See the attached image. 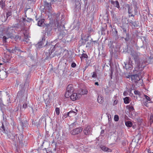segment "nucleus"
Masks as SVG:
<instances>
[{"label": "nucleus", "instance_id": "obj_1", "mask_svg": "<svg viewBox=\"0 0 153 153\" xmlns=\"http://www.w3.org/2000/svg\"><path fill=\"white\" fill-rule=\"evenodd\" d=\"M56 20L57 22L55 24H54L53 22H51L48 24H46L44 25V28H45V36H51L52 34V27L54 25H55L56 27H57L58 29V30L61 31V29L64 28V25L62 26L59 24V21L62 19L61 18L60 19L59 17V14H57L56 16Z\"/></svg>", "mask_w": 153, "mask_h": 153}, {"label": "nucleus", "instance_id": "obj_2", "mask_svg": "<svg viewBox=\"0 0 153 153\" xmlns=\"http://www.w3.org/2000/svg\"><path fill=\"white\" fill-rule=\"evenodd\" d=\"M17 140V143H19V146L22 147L26 146L27 144V141L25 140V138L22 134L18 135Z\"/></svg>", "mask_w": 153, "mask_h": 153}, {"label": "nucleus", "instance_id": "obj_3", "mask_svg": "<svg viewBox=\"0 0 153 153\" xmlns=\"http://www.w3.org/2000/svg\"><path fill=\"white\" fill-rule=\"evenodd\" d=\"M47 49L48 51H46L45 53L47 57L50 56L51 58L53 56H51V53L53 51L54 49L55 48V47L51 44H49L48 45L46 46ZM47 50H46L47 51Z\"/></svg>", "mask_w": 153, "mask_h": 153}, {"label": "nucleus", "instance_id": "obj_4", "mask_svg": "<svg viewBox=\"0 0 153 153\" xmlns=\"http://www.w3.org/2000/svg\"><path fill=\"white\" fill-rule=\"evenodd\" d=\"M140 54V53L136 52L134 51L131 52V55L133 57V58L135 62V64H138L139 62V61H140L139 58Z\"/></svg>", "mask_w": 153, "mask_h": 153}, {"label": "nucleus", "instance_id": "obj_5", "mask_svg": "<svg viewBox=\"0 0 153 153\" xmlns=\"http://www.w3.org/2000/svg\"><path fill=\"white\" fill-rule=\"evenodd\" d=\"M124 64L125 65L123 66V67L124 68H125L126 70L129 69L131 70L133 68L134 64L132 62L131 58L129 57L128 58V62H124Z\"/></svg>", "mask_w": 153, "mask_h": 153}, {"label": "nucleus", "instance_id": "obj_6", "mask_svg": "<svg viewBox=\"0 0 153 153\" xmlns=\"http://www.w3.org/2000/svg\"><path fill=\"white\" fill-rule=\"evenodd\" d=\"M74 89L73 86V85L70 84L66 88V91L65 94V96L66 97H68L71 94V93L74 91Z\"/></svg>", "mask_w": 153, "mask_h": 153}, {"label": "nucleus", "instance_id": "obj_7", "mask_svg": "<svg viewBox=\"0 0 153 153\" xmlns=\"http://www.w3.org/2000/svg\"><path fill=\"white\" fill-rule=\"evenodd\" d=\"M13 34L11 33V32L7 31V33L6 36H4L3 38V41L4 42H7V40L9 38H10L11 39L13 38Z\"/></svg>", "mask_w": 153, "mask_h": 153}, {"label": "nucleus", "instance_id": "obj_8", "mask_svg": "<svg viewBox=\"0 0 153 153\" xmlns=\"http://www.w3.org/2000/svg\"><path fill=\"white\" fill-rule=\"evenodd\" d=\"M143 62L139 61V62L138 64H135L136 66L135 67V70L137 71H142L145 66V65H143Z\"/></svg>", "mask_w": 153, "mask_h": 153}, {"label": "nucleus", "instance_id": "obj_9", "mask_svg": "<svg viewBox=\"0 0 153 153\" xmlns=\"http://www.w3.org/2000/svg\"><path fill=\"white\" fill-rule=\"evenodd\" d=\"M26 84L25 83V84L24 85ZM21 87V89L17 93V97H21V98L24 95V93H25V90L24 88V85H20Z\"/></svg>", "mask_w": 153, "mask_h": 153}, {"label": "nucleus", "instance_id": "obj_10", "mask_svg": "<svg viewBox=\"0 0 153 153\" xmlns=\"http://www.w3.org/2000/svg\"><path fill=\"white\" fill-rule=\"evenodd\" d=\"M71 98L73 101H75L76 100L79 99L81 97V94H77L76 93H74L72 94H71Z\"/></svg>", "mask_w": 153, "mask_h": 153}, {"label": "nucleus", "instance_id": "obj_11", "mask_svg": "<svg viewBox=\"0 0 153 153\" xmlns=\"http://www.w3.org/2000/svg\"><path fill=\"white\" fill-rule=\"evenodd\" d=\"M53 3L51 2V1L50 2H48L47 1H44V4L46 7V10H47L49 12L50 11L52 8L51 4Z\"/></svg>", "mask_w": 153, "mask_h": 153}, {"label": "nucleus", "instance_id": "obj_12", "mask_svg": "<svg viewBox=\"0 0 153 153\" xmlns=\"http://www.w3.org/2000/svg\"><path fill=\"white\" fill-rule=\"evenodd\" d=\"M82 128L81 127L76 128L71 131V133L72 135H75L80 133L82 131Z\"/></svg>", "mask_w": 153, "mask_h": 153}, {"label": "nucleus", "instance_id": "obj_13", "mask_svg": "<svg viewBox=\"0 0 153 153\" xmlns=\"http://www.w3.org/2000/svg\"><path fill=\"white\" fill-rule=\"evenodd\" d=\"M131 78L132 81L135 82H137L140 79V78L137 74H133L131 76Z\"/></svg>", "mask_w": 153, "mask_h": 153}, {"label": "nucleus", "instance_id": "obj_14", "mask_svg": "<svg viewBox=\"0 0 153 153\" xmlns=\"http://www.w3.org/2000/svg\"><path fill=\"white\" fill-rule=\"evenodd\" d=\"M134 18H132V20L128 19L127 20V21L129 23L133 25L134 27H138L139 26V23L138 21H133L132 20H134Z\"/></svg>", "mask_w": 153, "mask_h": 153}, {"label": "nucleus", "instance_id": "obj_15", "mask_svg": "<svg viewBox=\"0 0 153 153\" xmlns=\"http://www.w3.org/2000/svg\"><path fill=\"white\" fill-rule=\"evenodd\" d=\"M91 126H87L83 131L84 134L86 135H88L91 134Z\"/></svg>", "mask_w": 153, "mask_h": 153}, {"label": "nucleus", "instance_id": "obj_16", "mask_svg": "<svg viewBox=\"0 0 153 153\" xmlns=\"http://www.w3.org/2000/svg\"><path fill=\"white\" fill-rule=\"evenodd\" d=\"M108 46L109 47V51L111 54L112 55L113 53V51L114 50V45L113 43L111 41H110L108 44Z\"/></svg>", "mask_w": 153, "mask_h": 153}, {"label": "nucleus", "instance_id": "obj_17", "mask_svg": "<svg viewBox=\"0 0 153 153\" xmlns=\"http://www.w3.org/2000/svg\"><path fill=\"white\" fill-rule=\"evenodd\" d=\"M7 76V73L6 71H0V79H4Z\"/></svg>", "mask_w": 153, "mask_h": 153}, {"label": "nucleus", "instance_id": "obj_18", "mask_svg": "<svg viewBox=\"0 0 153 153\" xmlns=\"http://www.w3.org/2000/svg\"><path fill=\"white\" fill-rule=\"evenodd\" d=\"M76 114V112L73 111H71L67 113V114H64L63 115L62 118L64 119V118H66L67 117H72V115H70L71 114Z\"/></svg>", "mask_w": 153, "mask_h": 153}, {"label": "nucleus", "instance_id": "obj_19", "mask_svg": "<svg viewBox=\"0 0 153 153\" xmlns=\"http://www.w3.org/2000/svg\"><path fill=\"white\" fill-rule=\"evenodd\" d=\"M110 26L112 28V34L114 36H117L118 35V33L115 27L114 26L112 27L111 25H110Z\"/></svg>", "mask_w": 153, "mask_h": 153}, {"label": "nucleus", "instance_id": "obj_20", "mask_svg": "<svg viewBox=\"0 0 153 153\" xmlns=\"http://www.w3.org/2000/svg\"><path fill=\"white\" fill-rule=\"evenodd\" d=\"M111 4L114 7H117L118 9L120 8L119 3L118 1H114L113 0H111Z\"/></svg>", "mask_w": 153, "mask_h": 153}, {"label": "nucleus", "instance_id": "obj_21", "mask_svg": "<svg viewBox=\"0 0 153 153\" xmlns=\"http://www.w3.org/2000/svg\"><path fill=\"white\" fill-rule=\"evenodd\" d=\"M27 122V121L26 120H25V121H24V122H23L22 121H20V124L21 126V130H22L25 127H26V123Z\"/></svg>", "mask_w": 153, "mask_h": 153}, {"label": "nucleus", "instance_id": "obj_22", "mask_svg": "<svg viewBox=\"0 0 153 153\" xmlns=\"http://www.w3.org/2000/svg\"><path fill=\"white\" fill-rule=\"evenodd\" d=\"M121 38L122 39H124L125 42H127L130 39V36L128 33H127V34H126L124 35Z\"/></svg>", "mask_w": 153, "mask_h": 153}, {"label": "nucleus", "instance_id": "obj_23", "mask_svg": "<svg viewBox=\"0 0 153 153\" xmlns=\"http://www.w3.org/2000/svg\"><path fill=\"white\" fill-rule=\"evenodd\" d=\"M18 24L19 26V27H20V28L21 29V30H22L24 29L25 26V24L24 22H22V21H20L19 23Z\"/></svg>", "mask_w": 153, "mask_h": 153}, {"label": "nucleus", "instance_id": "obj_24", "mask_svg": "<svg viewBox=\"0 0 153 153\" xmlns=\"http://www.w3.org/2000/svg\"><path fill=\"white\" fill-rule=\"evenodd\" d=\"M45 19H40L38 22L37 25L39 26H42L44 25L45 24L44 23Z\"/></svg>", "mask_w": 153, "mask_h": 153}, {"label": "nucleus", "instance_id": "obj_25", "mask_svg": "<svg viewBox=\"0 0 153 153\" xmlns=\"http://www.w3.org/2000/svg\"><path fill=\"white\" fill-rule=\"evenodd\" d=\"M88 31L87 35L90 34V36L91 35V34H92L94 32V30L91 27V26H88Z\"/></svg>", "mask_w": 153, "mask_h": 153}, {"label": "nucleus", "instance_id": "obj_26", "mask_svg": "<svg viewBox=\"0 0 153 153\" xmlns=\"http://www.w3.org/2000/svg\"><path fill=\"white\" fill-rule=\"evenodd\" d=\"M127 24H124L121 26V30L122 31H126L127 29Z\"/></svg>", "mask_w": 153, "mask_h": 153}, {"label": "nucleus", "instance_id": "obj_27", "mask_svg": "<svg viewBox=\"0 0 153 153\" xmlns=\"http://www.w3.org/2000/svg\"><path fill=\"white\" fill-rule=\"evenodd\" d=\"M125 7L128 9V14H131L133 12V10L131 7H130L129 5L127 4L126 5Z\"/></svg>", "mask_w": 153, "mask_h": 153}, {"label": "nucleus", "instance_id": "obj_28", "mask_svg": "<svg viewBox=\"0 0 153 153\" xmlns=\"http://www.w3.org/2000/svg\"><path fill=\"white\" fill-rule=\"evenodd\" d=\"M18 135L17 134H15L13 136L14 137L13 138V139H12V140L15 143H18Z\"/></svg>", "mask_w": 153, "mask_h": 153}, {"label": "nucleus", "instance_id": "obj_29", "mask_svg": "<svg viewBox=\"0 0 153 153\" xmlns=\"http://www.w3.org/2000/svg\"><path fill=\"white\" fill-rule=\"evenodd\" d=\"M5 2L4 1H0V5L2 9L4 10L5 8Z\"/></svg>", "mask_w": 153, "mask_h": 153}, {"label": "nucleus", "instance_id": "obj_30", "mask_svg": "<svg viewBox=\"0 0 153 153\" xmlns=\"http://www.w3.org/2000/svg\"><path fill=\"white\" fill-rule=\"evenodd\" d=\"M45 102L46 107L49 106L50 103V100L49 98H48L46 100H45Z\"/></svg>", "mask_w": 153, "mask_h": 153}, {"label": "nucleus", "instance_id": "obj_31", "mask_svg": "<svg viewBox=\"0 0 153 153\" xmlns=\"http://www.w3.org/2000/svg\"><path fill=\"white\" fill-rule=\"evenodd\" d=\"M45 38L44 36H43L42 38V40L40 41V42L38 43L37 45L38 46V47L40 48L41 46L42 45V43L43 42V41H45Z\"/></svg>", "mask_w": 153, "mask_h": 153}, {"label": "nucleus", "instance_id": "obj_32", "mask_svg": "<svg viewBox=\"0 0 153 153\" xmlns=\"http://www.w3.org/2000/svg\"><path fill=\"white\" fill-rule=\"evenodd\" d=\"M15 134H13L11 132H9L7 134V137L9 138L12 140V139H13V136Z\"/></svg>", "mask_w": 153, "mask_h": 153}, {"label": "nucleus", "instance_id": "obj_33", "mask_svg": "<svg viewBox=\"0 0 153 153\" xmlns=\"http://www.w3.org/2000/svg\"><path fill=\"white\" fill-rule=\"evenodd\" d=\"M7 30V31L11 32V33H12L15 32V30L13 29V27H8Z\"/></svg>", "mask_w": 153, "mask_h": 153}, {"label": "nucleus", "instance_id": "obj_34", "mask_svg": "<svg viewBox=\"0 0 153 153\" xmlns=\"http://www.w3.org/2000/svg\"><path fill=\"white\" fill-rule=\"evenodd\" d=\"M16 51H19V50L18 49V48L15 47L11 49V53H15L16 52Z\"/></svg>", "mask_w": 153, "mask_h": 153}, {"label": "nucleus", "instance_id": "obj_35", "mask_svg": "<svg viewBox=\"0 0 153 153\" xmlns=\"http://www.w3.org/2000/svg\"><path fill=\"white\" fill-rule=\"evenodd\" d=\"M129 97H126L124 99V102L125 104H128L129 102Z\"/></svg>", "mask_w": 153, "mask_h": 153}, {"label": "nucleus", "instance_id": "obj_36", "mask_svg": "<svg viewBox=\"0 0 153 153\" xmlns=\"http://www.w3.org/2000/svg\"><path fill=\"white\" fill-rule=\"evenodd\" d=\"M46 8L45 5H43L40 6V9L42 12H44L45 11V10H46L45 8Z\"/></svg>", "mask_w": 153, "mask_h": 153}, {"label": "nucleus", "instance_id": "obj_37", "mask_svg": "<svg viewBox=\"0 0 153 153\" xmlns=\"http://www.w3.org/2000/svg\"><path fill=\"white\" fill-rule=\"evenodd\" d=\"M125 124L127 126L130 127L132 126V123L130 121H126L125 122Z\"/></svg>", "mask_w": 153, "mask_h": 153}, {"label": "nucleus", "instance_id": "obj_38", "mask_svg": "<svg viewBox=\"0 0 153 153\" xmlns=\"http://www.w3.org/2000/svg\"><path fill=\"white\" fill-rule=\"evenodd\" d=\"M129 116L130 117H134L135 116L134 113V111H130L129 112Z\"/></svg>", "mask_w": 153, "mask_h": 153}, {"label": "nucleus", "instance_id": "obj_39", "mask_svg": "<svg viewBox=\"0 0 153 153\" xmlns=\"http://www.w3.org/2000/svg\"><path fill=\"white\" fill-rule=\"evenodd\" d=\"M97 101L98 102L102 103L103 101L102 97L101 96H98Z\"/></svg>", "mask_w": 153, "mask_h": 153}, {"label": "nucleus", "instance_id": "obj_40", "mask_svg": "<svg viewBox=\"0 0 153 153\" xmlns=\"http://www.w3.org/2000/svg\"><path fill=\"white\" fill-rule=\"evenodd\" d=\"M144 97H145V99H144L143 100H145L146 99V101L147 102L148 101H150V98L147 95H144Z\"/></svg>", "mask_w": 153, "mask_h": 153}, {"label": "nucleus", "instance_id": "obj_41", "mask_svg": "<svg viewBox=\"0 0 153 153\" xmlns=\"http://www.w3.org/2000/svg\"><path fill=\"white\" fill-rule=\"evenodd\" d=\"M81 59H84V58H88V56L85 53H83L82 55V56L80 57Z\"/></svg>", "mask_w": 153, "mask_h": 153}, {"label": "nucleus", "instance_id": "obj_42", "mask_svg": "<svg viewBox=\"0 0 153 153\" xmlns=\"http://www.w3.org/2000/svg\"><path fill=\"white\" fill-rule=\"evenodd\" d=\"M140 138H137V136H136L135 138L134 139L132 140V142H136L137 141V143L138 142V141L140 140Z\"/></svg>", "mask_w": 153, "mask_h": 153}, {"label": "nucleus", "instance_id": "obj_43", "mask_svg": "<svg viewBox=\"0 0 153 153\" xmlns=\"http://www.w3.org/2000/svg\"><path fill=\"white\" fill-rule=\"evenodd\" d=\"M128 107V109H129V111H134V107L132 106H129Z\"/></svg>", "mask_w": 153, "mask_h": 153}, {"label": "nucleus", "instance_id": "obj_44", "mask_svg": "<svg viewBox=\"0 0 153 153\" xmlns=\"http://www.w3.org/2000/svg\"><path fill=\"white\" fill-rule=\"evenodd\" d=\"M101 149L103 151H108V150L110 149L108 148H107L106 147H105V146H103L102 147H101Z\"/></svg>", "mask_w": 153, "mask_h": 153}, {"label": "nucleus", "instance_id": "obj_45", "mask_svg": "<svg viewBox=\"0 0 153 153\" xmlns=\"http://www.w3.org/2000/svg\"><path fill=\"white\" fill-rule=\"evenodd\" d=\"M18 108H15L14 109H11L10 110V111L11 112H15L17 111H18Z\"/></svg>", "mask_w": 153, "mask_h": 153}, {"label": "nucleus", "instance_id": "obj_46", "mask_svg": "<svg viewBox=\"0 0 153 153\" xmlns=\"http://www.w3.org/2000/svg\"><path fill=\"white\" fill-rule=\"evenodd\" d=\"M114 120L115 121H117L119 120V116L117 115H115L114 116Z\"/></svg>", "mask_w": 153, "mask_h": 153}, {"label": "nucleus", "instance_id": "obj_47", "mask_svg": "<svg viewBox=\"0 0 153 153\" xmlns=\"http://www.w3.org/2000/svg\"><path fill=\"white\" fill-rule=\"evenodd\" d=\"M134 94L136 95H138L140 96V92L138 91L135 90L134 92Z\"/></svg>", "mask_w": 153, "mask_h": 153}, {"label": "nucleus", "instance_id": "obj_48", "mask_svg": "<svg viewBox=\"0 0 153 153\" xmlns=\"http://www.w3.org/2000/svg\"><path fill=\"white\" fill-rule=\"evenodd\" d=\"M73 25H76V26L75 27V28L76 27H79V23L78 22H75L74 21L73 23Z\"/></svg>", "mask_w": 153, "mask_h": 153}, {"label": "nucleus", "instance_id": "obj_49", "mask_svg": "<svg viewBox=\"0 0 153 153\" xmlns=\"http://www.w3.org/2000/svg\"><path fill=\"white\" fill-rule=\"evenodd\" d=\"M55 111L56 114L57 115H59V108H56Z\"/></svg>", "mask_w": 153, "mask_h": 153}, {"label": "nucleus", "instance_id": "obj_50", "mask_svg": "<svg viewBox=\"0 0 153 153\" xmlns=\"http://www.w3.org/2000/svg\"><path fill=\"white\" fill-rule=\"evenodd\" d=\"M11 11H8L6 14V17L7 18H8L9 16H11Z\"/></svg>", "mask_w": 153, "mask_h": 153}, {"label": "nucleus", "instance_id": "obj_51", "mask_svg": "<svg viewBox=\"0 0 153 153\" xmlns=\"http://www.w3.org/2000/svg\"><path fill=\"white\" fill-rule=\"evenodd\" d=\"M19 26V24H18V23L17 24H16L14 25H13V26L12 27H15V28H20V27Z\"/></svg>", "mask_w": 153, "mask_h": 153}, {"label": "nucleus", "instance_id": "obj_52", "mask_svg": "<svg viewBox=\"0 0 153 153\" xmlns=\"http://www.w3.org/2000/svg\"><path fill=\"white\" fill-rule=\"evenodd\" d=\"M87 35V36L86 38L84 40L85 41V42H86L88 40V38L90 36V34Z\"/></svg>", "mask_w": 153, "mask_h": 153}, {"label": "nucleus", "instance_id": "obj_53", "mask_svg": "<svg viewBox=\"0 0 153 153\" xmlns=\"http://www.w3.org/2000/svg\"><path fill=\"white\" fill-rule=\"evenodd\" d=\"M150 123H152L153 121V116L152 115H151L150 118Z\"/></svg>", "mask_w": 153, "mask_h": 153}, {"label": "nucleus", "instance_id": "obj_54", "mask_svg": "<svg viewBox=\"0 0 153 153\" xmlns=\"http://www.w3.org/2000/svg\"><path fill=\"white\" fill-rule=\"evenodd\" d=\"M33 21V19H32L31 18H27L26 21L27 22H30Z\"/></svg>", "mask_w": 153, "mask_h": 153}, {"label": "nucleus", "instance_id": "obj_55", "mask_svg": "<svg viewBox=\"0 0 153 153\" xmlns=\"http://www.w3.org/2000/svg\"><path fill=\"white\" fill-rule=\"evenodd\" d=\"M11 124L13 125V127L14 128L16 126V123H15L14 121H13Z\"/></svg>", "mask_w": 153, "mask_h": 153}, {"label": "nucleus", "instance_id": "obj_56", "mask_svg": "<svg viewBox=\"0 0 153 153\" xmlns=\"http://www.w3.org/2000/svg\"><path fill=\"white\" fill-rule=\"evenodd\" d=\"M19 35L15 36L13 35V39L16 40L19 39Z\"/></svg>", "mask_w": 153, "mask_h": 153}, {"label": "nucleus", "instance_id": "obj_57", "mask_svg": "<svg viewBox=\"0 0 153 153\" xmlns=\"http://www.w3.org/2000/svg\"><path fill=\"white\" fill-rule=\"evenodd\" d=\"M106 114L108 116V120H109V121L111 120V116L109 114H108V113H107Z\"/></svg>", "mask_w": 153, "mask_h": 153}, {"label": "nucleus", "instance_id": "obj_58", "mask_svg": "<svg viewBox=\"0 0 153 153\" xmlns=\"http://www.w3.org/2000/svg\"><path fill=\"white\" fill-rule=\"evenodd\" d=\"M113 71H114V69H111V70L110 71L111 73H110V77H111V79L112 78V74H113Z\"/></svg>", "mask_w": 153, "mask_h": 153}, {"label": "nucleus", "instance_id": "obj_59", "mask_svg": "<svg viewBox=\"0 0 153 153\" xmlns=\"http://www.w3.org/2000/svg\"><path fill=\"white\" fill-rule=\"evenodd\" d=\"M97 76L96 73L95 72H94L93 73V74L92 76V77L93 78H96Z\"/></svg>", "mask_w": 153, "mask_h": 153}, {"label": "nucleus", "instance_id": "obj_60", "mask_svg": "<svg viewBox=\"0 0 153 153\" xmlns=\"http://www.w3.org/2000/svg\"><path fill=\"white\" fill-rule=\"evenodd\" d=\"M76 66V64L74 62H72L71 64V66L73 68H75Z\"/></svg>", "mask_w": 153, "mask_h": 153}, {"label": "nucleus", "instance_id": "obj_61", "mask_svg": "<svg viewBox=\"0 0 153 153\" xmlns=\"http://www.w3.org/2000/svg\"><path fill=\"white\" fill-rule=\"evenodd\" d=\"M1 128L3 129V131H4V132H5V128L3 123H2V125Z\"/></svg>", "mask_w": 153, "mask_h": 153}, {"label": "nucleus", "instance_id": "obj_62", "mask_svg": "<svg viewBox=\"0 0 153 153\" xmlns=\"http://www.w3.org/2000/svg\"><path fill=\"white\" fill-rule=\"evenodd\" d=\"M25 39L26 40L27 39L29 38V36L27 34H24Z\"/></svg>", "mask_w": 153, "mask_h": 153}, {"label": "nucleus", "instance_id": "obj_63", "mask_svg": "<svg viewBox=\"0 0 153 153\" xmlns=\"http://www.w3.org/2000/svg\"><path fill=\"white\" fill-rule=\"evenodd\" d=\"M122 36L123 35H124L126 34H127L128 33V32H127V30L125 31H122Z\"/></svg>", "mask_w": 153, "mask_h": 153}, {"label": "nucleus", "instance_id": "obj_64", "mask_svg": "<svg viewBox=\"0 0 153 153\" xmlns=\"http://www.w3.org/2000/svg\"><path fill=\"white\" fill-rule=\"evenodd\" d=\"M133 17V18L134 17V15L133 14H132V13L131 14H128V18H130V17Z\"/></svg>", "mask_w": 153, "mask_h": 153}]
</instances>
